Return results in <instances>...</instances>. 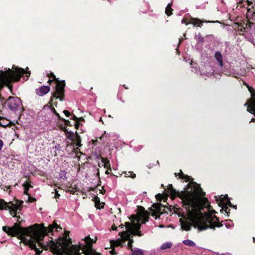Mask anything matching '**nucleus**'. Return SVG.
<instances>
[{
    "mask_svg": "<svg viewBox=\"0 0 255 255\" xmlns=\"http://www.w3.org/2000/svg\"><path fill=\"white\" fill-rule=\"evenodd\" d=\"M49 91L50 87L49 86H44L37 89L36 93L39 96H42L48 93L49 92Z\"/></svg>",
    "mask_w": 255,
    "mask_h": 255,
    "instance_id": "obj_11",
    "label": "nucleus"
},
{
    "mask_svg": "<svg viewBox=\"0 0 255 255\" xmlns=\"http://www.w3.org/2000/svg\"><path fill=\"white\" fill-rule=\"evenodd\" d=\"M109 170H110V169H108L106 171V173L108 174H110V172H109Z\"/></svg>",
    "mask_w": 255,
    "mask_h": 255,
    "instance_id": "obj_34",
    "label": "nucleus"
},
{
    "mask_svg": "<svg viewBox=\"0 0 255 255\" xmlns=\"http://www.w3.org/2000/svg\"><path fill=\"white\" fill-rule=\"evenodd\" d=\"M101 162L103 164L104 168H107L108 169H110V171H111V168L110 167L109 161L107 158L102 157Z\"/></svg>",
    "mask_w": 255,
    "mask_h": 255,
    "instance_id": "obj_14",
    "label": "nucleus"
},
{
    "mask_svg": "<svg viewBox=\"0 0 255 255\" xmlns=\"http://www.w3.org/2000/svg\"><path fill=\"white\" fill-rule=\"evenodd\" d=\"M110 253H111L112 255H113V250L111 251H110Z\"/></svg>",
    "mask_w": 255,
    "mask_h": 255,
    "instance_id": "obj_37",
    "label": "nucleus"
},
{
    "mask_svg": "<svg viewBox=\"0 0 255 255\" xmlns=\"http://www.w3.org/2000/svg\"><path fill=\"white\" fill-rule=\"evenodd\" d=\"M221 255H232L230 254H222Z\"/></svg>",
    "mask_w": 255,
    "mask_h": 255,
    "instance_id": "obj_32",
    "label": "nucleus"
},
{
    "mask_svg": "<svg viewBox=\"0 0 255 255\" xmlns=\"http://www.w3.org/2000/svg\"><path fill=\"white\" fill-rule=\"evenodd\" d=\"M168 189L171 198L179 197L186 209V213H183L180 219L183 230L189 231L194 226L202 231L222 226L213 214L215 211L211 209L207 199L203 197L204 193L196 183L189 182L185 190L180 192L173 189L171 184L168 185Z\"/></svg>",
    "mask_w": 255,
    "mask_h": 255,
    "instance_id": "obj_2",
    "label": "nucleus"
},
{
    "mask_svg": "<svg viewBox=\"0 0 255 255\" xmlns=\"http://www.w3.org/2000/svg\"><path fill=\"white\" fill-rule=\"evenodd\" d=\"M217 201L218 202L219 205L222 207V209H221V211L223 212L224 211L227 214H228L230 213V210L228 209V206L230 207H233V206L230 201L228 196L227 195H221L217 199ZM235 207L234 206V207Z\"/></svg>",
    "mask_w": 255,
    "mask_h": 255,
    "instance_id": "obj_7",
    "label": "nucleus"
},
{
    "mask_svg": "<svg viewBox=\"0 0 255 255\" xmlns=\"http://www.w3.org/2000/svg\"><path fill=\"white\" fill-rule=\"evenodd\" d=\"M180 173H175V176H177V175L179 176V177L181 179H183L185 180L186 181H190V180L191 179L190 177L188 176V175H185L183 173L181 170L180 171Z\"/></svg>",
    "mask_w": 255,
    "mask_h": 255,
    "instance_id": "obj_15",
    "label": "nucleus"
},
{
    "mask_svg": "<svg viewBox=\"0 0 255 255\" xmlns=\"http://www.w3.org/2000/svg\"><path fill=\"white\" fill-rule=\"evenodd\" d=\"M52 75L53 79L55 80L56 82V90L54 94L53 97L56 99H59L61 101L63 100L65 84L64 81L61 82L58 81L56 79V77L54 74H52Z\"/></svg>",
    "mask_w": 255,
    "mask_h": 255,
    "instance_id": "obj_8",
    "label": "nucleus"
},
{
    "mask_svg": "<svg viewBox=\"0 0 255 255\" xmlns=\"http://www.w3.org/2000/svg\"><path fill=\"white\" fill-rule=\"evenodd\" d=\"M119 228H124V226H123V225L121 224V225L119 226Z\"/></svg>",
    "mask_w": 255,
    "mask_h": 255,
    "instance_id": "obj_35",
    "label": "nucleus"
},
{
    "mask_svg": "<svg viewBox=\"0 0 255 255\" xmlns=\"http://www.w3.org/2000/svg\"><path fill=\"white\" fill-rule=\"evenodd\" d=\"M248 90L251 93V98L245 104L247 107V111L255 115V90L251 86H248Z\"/></svg>",
    "mask_w": 255,
    "mask_h": 255,
    "instance_id": "obj_6",
    "label": "nucleus"
},
{
    "mask_svg": "<svg viewBox=\"0 0 255 255\" xmlns=\"http://www.w3.org/2000/svg\"><path fill=\"white\" fill-rule=\"evenodd\" d=\"M117 228L118 227H117L115 225H113L112 226V229L113 230H117Z\"/></svg>",
    "mask_w": 255,
    "mask_h": 255,
    "instance_id": "obj_29",
    "label": "nucleus"
},
{
    "mask_svg": "<svg viewBox=\"0 0 255 255\" xmlns=\"http://www.w3.org/2000/svg\"><path fill=\"white\" fill-rule=\"evenodd\" d=\"M3 145V142L2 140L0 139V151L1 150V148Z\"/></svg>",
    "mask_w": 255,
    "mask_h": 255,
    "instance_id": "obj_28",
    "label": "nucleus"
},
{
    "mask_svg": "<svg viewBox=\"0 0 255 255\" xmlns=\"http://www.w3.org/2000/svg\"><path fill=\"white\" fill-rule=\"evenodd\" d=\"M172 246V244L170 242H166V243H163L161 247H160V249L161 250H165V249H169Z\"/></svg>",
    "mask_w": 255,
    "mask_h": 255,
    "instance_id": "obj_18",
    "label": "nucleus"
},
{
    "mask_svg": "<svg viewBox=\"0 0 255 255\" xmlns=\"http://www.w3.org/2000/svg\"><path fill=\"white\" fill-rule=\"evenodd\" d=\"M75 127H76V128H78V125H76V126H75Z\"/></svg>",
    "mask_w": 255,
    "mask_h": 255,
    "instance_id": "obj_39",
    "label": "nucleus"
},
{
    "mask_svg": "<svg viewBox=\"0 0 255 255\" xmlns=\"http://www.w3.org/2000/svg\"><path fill=\"white\" fill-rule=\"evenodd\" d=\"M253 239L254 242H255V238L254 237H253Z\"/></svg>",
    "mask_w": 255,
    "mask_h": 255,
    "instance_id": "obj_42",
    "label": "nucleus"
},
{
    "mask_svg": "<svg viewBox=\"0 0 255 255\" xmlns=\"http://www.w3.org/2000/svg\"><path fill=\"white\" fill-rule=\"evenodd\" d=\"M205 22H211V23L214 22V21H205Z\"/></svg>",
    "mask_w": 255,
    "mask_h": 255,
    "instance_id": "obj_38",
    "label": "nucleus"
},
{
    "mask_svg": "<svg viewBox=\"0 0 255 255\" xmlns=\"http://www.w3.org/2000/svg\"><path fill=\"white\" fill-rule=\"evenodd\" d=\"M215 58L218 61L219 66L222 67L223 66V61L222 54L219 51L216 52L215 54Z\"/></svg>",
    "mask_w": 255,
    "mask_h": 255,
    "instance_id": "obj_12",
    "label": "nucleus"
},
{
    "mask_svg": "<svg viewBox=\"0 0 255 255\" xmlns=\"http://www.w3.org/2000/svg\"><path fill=\"white\" fill-rule=\"evenodd\" d=\"M23 186L24 187V194L26 195H28V188L30 187H31L32 186L30 184H29V183L27 182H25L23 184Z\"/></svg>",
    "mask_w": 255,
    "mask_h": 255,
    "instance_id": "obj_21",
    "label": "nucleus"
},
{
    "mask_svg": "<svg viewBox=\"0 0 255 255\" xmlns=\"http://www.w3.org/2000/svg\"><path fill=\"white\" fill-rule=\"evenodd\" d=\"M226 226L227 228H229V227H231L232 226V225H226Z\"/></svg>",
    "mask_w": 255,
    "mask_h": 255,
    "instance_id": "obj_36",
    "label": "nucleus"
},
{
    "mask_svg": "<svg viewBox=\"0 0 255 255\" xmlns=\"http://www.w3.org/2000/svg\"><path fill=\"white\" fill-rule=\"evenodd\" d=\"M107 133H106V132H104V134L103 135H102V136L100 137V138H101V139H102L104 137V136H107Z\"/></svg>",
    "mask_w": 255,
    "mask_h": 255,
    "instance_id": "obj_30",
    "label": "nucleus"
},
{
    "mask_svg": "<svg viewBox=\"0 0 255 255\" xmlns=\"http://www.w3.org/2000/svg\"><path fill=\"white\" fill-rule=\"evenodd\" d=\"M255 121V119H253H253L251 120V121H250V122H254Z\"/></svg>",
    "mask_w": 255,
    "mask_h": 255,
    "instance_id": "obj_33",
    "label": "nucleus"
},
{
    "mask_svg": "<svg viewBox=\"0 0 255 255\" xmlns=\"http://www.w3.org/2000/svg\"><path fill=\"white\" fill-rule=\"evenodd\" d=\"M94 202H95V207L97 209H100L103 208L104 207V203H101L100 202V198L99 197H98L97 196H96L94 198Z\"/></svg>",
    "mask_w": 255,
    "mask_h": 255,
    "instance_id": "obj_13",
    "label": "nucleus"
},
{
    "mask_svg": "<svg viewBox=\"0 0 255 255\" xmlns=\"http://www.w3.org/2000/svg\"><path fill=\"white\" fill-rule=\"evenodd\" d=\"M66 136L67 138L71 140H75L76 135L72 131H67L66 132Z\"/></svg>",
    "mask_w": 255,
    "mask_h": 255,
    "instance_id": "obj_16",
    "label": "nucleus"
},
{
    "mask_svg": "<svg viewBox=\"0 0 255 255\" xmlns=\"http://www.w3.org/2000/svg\"><path fill=\"white\" fill-rule=\"evenodd\" d=\"M63 113H64V114H65V115L66 117H69V116H70V114L69 112H68V111H66V110H64V111H63Z\"/></svg>",
    "mask_w": 255,
    "mask_h": 255,
    "instance_id": "obj_26",
    "label": "nucleus"
},
{
    "mask_svg": "<svg viewBox=\"0 0 255 255\" xmlns=\"http://www.w3.org/2000/svg\"><path fill=\"white\" fill-rule=\"evenodd\" d=\"M163 227H164V226H163V225H160V226H159V227H160V228H163Z\"/></svg>",
    "mask_w": 255,
    "mask_h": 255,
    "instance_id": "obj_40",
    "label": "nucleus"
},
{
    "mask_svg": "<svg viewBox=\"0 0 255 255\" xmlns=\"http://www.w3.org/2000/svg\"><path fill=\"white\" fill-rule=\"evenodd\" d=\"M172 8L171 7V4L168 3L165 9V13L167 15H170L172 14Z\"/></svg>",
    "mask_w": 255,
    "mask_h": 255,
    "instance_id": "obj_20",
    "label": "nucleus"
},
{
    "mask_svg": "<svg viewBox=\"0 0 255 255\" xmlns=\"http://www.w3.org/2000/svg\"><path fill=\"white\" fill-rule=\"evenodd\" d=\"M58 228L61 229L56 223L48 228L44 227L43 224H37L28 228H21L15 223L12 227L3 226L2 230L9 235L18 236L24 244L35 250L36 255L41 254L40 249H50L56 255H100L92 249V245L96 240L94 241L89 236L86 237L78 246L71 245V239L68 238V232H65L64 237L60 238L56 243L49 239H45L48 234L58 231Z\"/></svg>",
    "mask_w": 255,
    "mask_h": 255,
    "instance_id": "obj_1",
    "label": "nucleus"
},
{
    "mask_svg": "<svg viewBox=\"0 0 255 255\" xmlns=\"http://www.w3.org/2000/svg\"><path fill=\"white\" fill-rule=\"evenodd\" d=\"M201 74V75H205V73H204V72H202Z\"/></svg>",
    "mask_w": 255,
    "mask_h": 255,
    "instance_id": "obj_41",
    "label": "nucleus"
},
{
    "mask_svg": "<svg viewBox=\"0 0 255 255\" xmlns=\"http://www.w3.org/2000/svg\"><path fill=\"white\" fill-rule=\"evenodd\" d=\"M72 118H73V119L74 120H75V121H77V119H78V118H77L75 115H74V116L72 117Z\"/></svg>",
    "mask_w": 255,
    "mask_h": 255,
    "instance_id": "obj_31",
    "label": "nucleus"
},
{
    "mask_svg": "<svg viewBox=\"0 0 255 255\" xmlns=\"http://www.w3.org/2000/svg\"><path fill=\"white\" fill-rule=\"evenodd\" d=\"M182 23H184L186 25H188L189 24H193L194 26L197 25L199 27H201L202 25V23L203 22L200 19L194 18H191L189 21H187L186 18H183L181 21Z\"/></svg>",
    "mask_w": 255,
    "mask_h": 255,
    "instance_id": "obj_10",
    "label": "nucleus"
},
{
    "mask_svg": "<svg viewBox=\"0 0 255 255\" xmlns=\"http://www.w3.org/2000/svg\"><path fill=\"white\" fill-rule=\"evenodd\" d=\"M242 2H244V4H243V6H245L246 4H247L248 5H249V1L248 0H247L246 1H242V2H240V4H241Z\"/></svg>",
    "mask_w": 255,
    "mask_h": 255,
    "instance_id": "obj_25",
    "label": "nucleus"
},
{
    "mask_svg": "<svg viewBox=\"0 0 255 255\" xmlns=\"http://www.w3.org/2000/svg\"><path fill=\"white\" fill-rule=\"evenodd\" d=\"M23 201L14 200L13 201L6 202L3 199H0V210H9L10 214L13 217H16L17 221L20 217H17L16 214H19L21 209V204Z\"/></svg>",
    "mask_w": 255,
    "mask_h": 255,
    "instance_id": "obj_5",
    "label": "nucleus"
},
{
    "mask_svg": "<svg viewBox=\"0 0 255 255\" xmlns=\"http://www.w3.org/2000/svg\"><path fill=\"white\" fill-rule=\"evenodd\" d=\"M6 104L11 111H15L21 106V101L18 97H10L6 101Z\"/></svg>",
    "mask_w": 255,
    "mask_h": 255,
    "instance_id": "obj_9",
    "label": "nucleus"
},
{
    "mask_svg": "<svg viewBox=\"0 0 255 255\" xmlns=\"http://www.w3.org/2000/svg\"><path fill=\"white\" fill-rule=\"evenodd\" d=\"M149 214L145 211L139 212L137 215H131L129 218L131 223L126 222V231L120 232L119 235L121 239L111 241V245L113 247L121 246L123 241L128 240V246L131 248L133 240L130 238V235L142 236V234L139 231L141 224H145L148 221Z\"/></svg>",
    "mask_w": 255,
    "mask_h": 255,
    "instance_id": "obj_3",
    "label": "nucleus"
},
{
    "mask_svg": "<svg viewBox=\"0 0 255 255\" xmlns=\"http://www.w3.org/2000/svg\"><path fill=\"white\" fill-rule=\"evenodd\" d=\"M60 197V194L57 192L56 190H55V198L57 199L59 198Z\"/></svg>",
    "mask_w": 255,
    "mask_h": 255,
    "instance_id": "obj_27",
    "label": "nucleus"
},
{
    "mask_svg": "<svg viewBox=\"0 0 255 255\" xmlns=\"http://www.w3.org/2000/svg\"><path fill=\"white\" fill-rule=\"evenodd\" d=\"M53 112L55 114V115L60 120H63L64 121H65V122H68V121H66L65 120H64V119L63 118H61V117L60 116L59 114L56 112V111L54 109L53 110Z\"/></svg>",
    "mask_w": 255,
    "mask_h": 255,
    "instance_id": "obj_24",
    "label": "nucleus"
},
{
    "mask_svg": "<svg viewBox=\"0 0 255 255\" xmlns=\"http://www.w3.org/2000/svg\"><path fill=\"white\" fill-rule=\"evenodd\" d=\"M183 243L184 245H185L187 246H189V247L195 246V243L191 240H184L183 241Z\"/></svg>",
    "mask_w": 255,
    "mask_h": 255,
    "instance_id": "obj_17",
    "label": "nucleus"
},
{
    "mask_svg": "<svg viewBox=\"0 0 255 255\" xmlns=\"http://www.w3.org/2000/svg\"><path fill=\"white\" fill-rule=\"evenodd\" d=\"M124 174L125 177H130L132 178H134L135 177V174L131 171L125 172Z\"/></svg>",
    "mask_w": 255,
    "mask_h": 255,
    "instance_id": "obj_22",
    "label": "nucleus"
},
{
    "mask_svg": "<svg viewBox=\"0 0 255 255\" xmlns=\"http://www.w3.org/2000/svg\"><path fill=\"white\" fill-rule=\"evenodd\" d=\"M25 73L27 79L30 76V72H25L22 68L13 66L12 69L5 68V71H0V88L4 85L9 88V84L12 81H18L21 76Z\"/></svg>",
    "mask_w": 255,
    "mask_h": 255,
    "instance_id": "obj_4",
    "label": "nucleus"
},
{
    "mask_svg": "<svg viewBox=\"0 0 255 255\" xmlns=\"http://www.w3.org/2000/svg\"><path fill=\"white\" fill-rule=\"evenodd\" d=\"M73 141H75L76 145L78 146H80L81 145L80 137L77 132L76 133V136L75 137V140H74Z\"/></svg>",
    "mask_w": 255,
    "mask_h": 255,
    "instance_id": "obj_19",
    "label": "nucleus"
},
{
    "mask_svg": "<svg viewBox=\"0 0 255 255\" xmlns=\"http://www.w3.org/2000/svg\"><path fill=\"white\" fill-rule=\"evenodd\" d=\"M131 255H143V253L141 250H138L133 251Z\"/></svg>",
    "mask_w": 255,
    "mask_h": 255,
    "instance_id": "obj_23",
    "label": "nucleus"
},
{
    "mask_svg": "<svg viewBox=\"0 0 255 255\" xmlns=\"http://www.w3.org/2000/svg\"><path fill=\"white\" fill-rule=\"evenodd\" d=\"M48 82H49V83L51 82V80H49Z\"/></svg>",
    "mask_w": 255,
    "mask_h": 255,
    "instance_id": "obj_43",
    "label": "nucleus"
}]
</instances>
